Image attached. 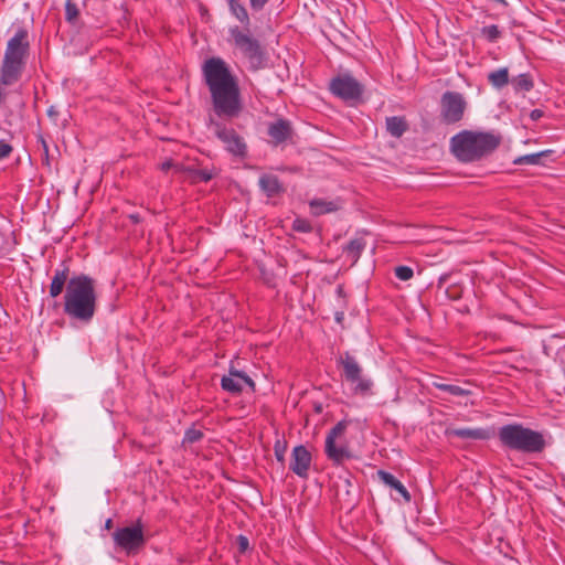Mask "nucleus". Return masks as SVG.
<instances>
[{"instance_id":"1","label":"nucleus","mask_w":565,"mask_h":565,"mask_svg":"<svg viewBox=\"0 0 565 565\" xmlns=\"http://www.w3.org/2000/svg\"><path fill=\"white\" fill-rule=\"evenodd\" d=\"M202 74L211 94L214 114L224 120L237 118L243 110L236 77L221 57H210L202 65Z\"/></svg>"},{"instance_id":"2","label":"nucleus","mask_w":565,"mask_h":565,"mask_svg":"<svg viewBox=\"0 0 565 565\" xmlns=\"http://www.w3.org/2000/svg\"><path fill=\"white\" fill-rule=\"evenodd\" d=\"M97 308L95 280L85 274L71 277L64 295V313L76 322H92Z\"/></svg>"},{"instance_id":"3","label":"nucleus","mask_w":565,"mask_h":565,"mask_svg":"<svg viewBox=\"0 0 565 565\" xmlns=\"http://www.w3.org/2000/svg\"><path fill=\"white\" fill-rule=\"evenodd\" d=\"M501 138L492 132L463 130L450 140L454 156L461 162H473L493 152Z\"/></svg>"},{"instance_id":"4","label":"nucleus","mask_w":565,"mask_h":565,"mask_svg":"<svg viewBox=\"0 0 565 565\" xmlns=\"http://www.w3.org/2000/svg\"><path fill=\"white\" fill-rule=\"evenodd\" d=\"M498 437L503 448L525 455L540 454L546 447L545 437L541 431L518 423L501 426Z\"/></svg>"},{"instance_id":"5","label":"nucleus","mask_w":565,"mask_h":565,"mask_svg":"<svg viewBox=\"0 0 565 565\" xmlns=\"http://www.w3.org/2000/svg\"><path fill=\"white\" fill-rule=\"evenodd\" d=\"M29 33L25 29L20 28L7 44L1 66L2 84L12 85L20 78L29 56Z\"/></svg>"},{"instance_id":"6","label":"nucleus","mask_w":565,"mask_h":565,"mask_svg":"<svg viewBox=\"0 0 565 565\" xmlns=\"http://www.w3.org/2000/svg\"><path fill=\"white\" fill-rule=\"evenodd\" d=\"M231 38L235 46L248 60L253 71L264 68L267 63L266 53L258 40L253 38L249 31L241 30L238 26L230 29Z\"/></svg>"},{"instance_id":"7","label":"nucleus","mask_w":565,"mask_h":565,"mask_svg":"<svg viewBox=\"0 0 565 565\" xmlns=\"http://www.w3.org/2000/svg\"><path fill=\"white\" fill-rule=\"evenodd\" d=\"M337 364L342 367V376L352 385L354 394L362 396L371 394L373 381L363 374L362 366L351 353L340 354Z\"/></svg>"},{"instance_id":"8","label":"nucleus","mask_w":565,"mask_h":565,"mask_svg":"<svg viewBox=\"0 0 565 565\" xmlns=\"http://www.w3.org/2000/svg\"><path fill=\"white\" fill-rule=\"evenodd\" d=\"M113 539L115 544L128 555L138 553L147 541L140 519L129 526L118 527L113 533Z\"/></svg>"},{"instance_id":"9","label":"nucleus","mask_w":565,"mask_h":565,"mask_svg":"<svg viewBox=\"0 0 565 565\" xmlns=\"http://www.w3.org/2000/svg\"><path fill=\"white\" fill-rule=\"evenodd\" d=\"M330 92L344 102H358L362 98L364 87L351 74L344 73L333 77L329 84Z\"/></svg>"},{"instance_id":"10","label":"nucleus","mask_w":565,"mask_h":565,"mask_svg":"<svg viewBox=\"0 0 565 565\" xmlns=\"http://www.w3.org/2000/svg\"><path fill=\"white\" fill-rule=\"evenodd\" d=\"M210 126L230 153L239 158L247 156L246 142L233 128H228L223 122L213 119H211Z\"/></svg>"},{"instance_id":"11","label":"nucleus","mask_w":565,"mask_h":565,"mask_svg":"<svg viewBox=\"0 0 565 565\" xmlns=\"http://www.w3.org/2000/svg\"><path fill=\"white\" fill-rule=\"evenodd\" d=\"M467 103L458 92L447 90L440 100V115L446 124H456L463 117Z\"/></svg>"},{"instance_id":"12","label":"nucleus","mask_w":565,"mask_h":565,"mask_svg":"<svg viewBox=\"0 0 565 565\" xmlns=\"http://www.w3.org/2000/svg\"><path fill=\"white\" fill-rule=\"evenodd\" d=\"M244 385L255 391V382L245 372L233 367L230 369L228 375H224L221 380V387L232 394H239Z\"/></svg>"},{"instance_id":"13","label":"nucleus","mask_w":565,"mask_h":565,"mask_svg":"<svg viewBox=\"0 0 565 565\" xmlns=\"http://www.w3.org/2000/svg\"><path fill=\"white\" fill-rule=\"evenodd\" d=\"M267 132L270 137L269 143L275 147L292 140L294 137V128L291 122L285 118H279L273 122H269Z\"/></svg>"},{"instance_id":"14","label":"nucleus","mask_w":565,"mask_h":565,"mask_svg":"<svg viewBox=\"0 0 565 565\" xmlns=\"http://www.w3.org/2000/svg\"><path fill=\"white\" fill-rule=\"evenodd\" d=\"M310 465V451L303 445L296 446L291 452L290 470L300 478H307Z\"/></svg>"},{"instance_id":"15","label":"nucleus","mask_w":565,"mask_h":565,"mask_svg":"<svg viewBox=\"0 0 565 565\" xmlns=\"http://www.w3.org/2000/svg\"><path fill=\"white\" fill-rule=\"evenodd\" d=\"M70 279V266L66 260H63L60 267L54 270V275L49 287L50 296L52 298L58 297L63 292L64 288L66 289Z\"/></svg>"},{"instance_id":"16","label":"nucleus","mask_w":565,"mask_h":565,"mask_svg":"<svg viewBox=\"0 0 565 565\" xmlns=\"http://www.w3.org/2000/svg\"><path fill=\"white\" fill-rule=\"evenodd\" d=\"M324 451L327 457L335 465H341L345 460L353 458L347 445H337L331 438H326Z\"/></svg>"},{"instance_id":"17","label":"nucleus","mask_w":565,"mask_h":565,"mask_svg":"<svg viewBox=\"0 0 565 565\" xmlns=\"http://www.w3.org/2000/svg\"><path fill=\"white\" fill-rule=\"evenodd\" d=\"M342 205L343 201L339 198L335 200L312 199L309 202L311 214L316 216L335 212L340 210Z\"/></svg>"},{"instance_id":"18","label":"nucleus","mask_w":565,"mask_h":565,"mask_svg":"<svg viewBox=\"0 0 565 565\" xmlns=\"http://www.w3.org/2000/svg\"><path fill=\"white\" fill-rule=\"evenodd\" d=\"M449 435L461 439L488 440L493 436V431L489 428H455Z\"/></svg>"},{"instance_id":"19","label":"nucleus","mask_w":565,"mask_h":565,"mask_svg":"<svg viewBox=\"0 0 565 565\" xmlns=\"http://www.w3.org/2000/svg\"><path fill=\"white\" fill-rule=\"evenodd\" d=\"M230 13L242 24L245 31H249L250 17L242 0H227Z\"/></svg>"},{"instance_id":"20","label":"nucleus","mask_w":565,"mask_h":565,"mask_svg":"<svg viewBox=\"0 0 565 565\" xmlns=\"http://www.w3.org/2000/svg\"><path fill=\"white\" fill-rule=\"evenodd\" d=\"M377 476L385 486L390 487L391 489H394L405 500V502L411 501V493L408 492V490L392 473L384 470H379Z\"/></svg>"},{"instance_id":"21","label":"nucleus","mask_w":565,"mask_h":565,"mask_svg":"<svg viewBox=\"0 0 565 565\" xmlns=\"http://www.w3.org/2000/svg\"><path fill=\"white\" fill-rule=\"evenodd\" d=\"M258 184L268 198H273L284 190L278 177L274 174H263Z\"/></svg>"},{"instance_id":"22","label":"nucleus","mask_w":565,"mask_h":565,"mask_svg":"<svg viewBox=\"0 0 565 565\" xmlns=\"http://www.w3.org/2000/svg\"><path fill=\"white\" fill-rule=\"evenodd\" d=\"M184 172H185L188 179L193 183L209 182L217 174V170L214 167L212 169H207V168L199 169V168L189 166L184 169Z\"/></svg>"},{"instance_id":"23","label":"nucleus","mask_w":565,"mask_h":565,"mask_svg":"<svg viewBox=\"0 0 565 565\" xmlns=\"http://www.w3.org/2000/svg\"><path fill=\"white\" fill-rule=\"evenodd\" d=\"M407 122L404 117L392 116L386 118V130L392 137L399 138L407 130Z\"/></svg>"},{"instance_id":"24","label":"nucleus","mask_w":565,"mask_h":565,"mask_svg":"<svg viewBox=\"0 0 565 565\" xmlns=\"http://www.w3.org/2000/svg\"><path fill=\"white\" fill-rule=\"evenodd\" d=\"M488 82L495 89H502L510 83L509 70L507 67H501L494 70L488 74Z\"/></svg>"},{"instance_id":"25","label":"nucleus","mask_w":565,"mask_h":565,"mask_svg":"<svg viewBox=\"0 0 565 565\" xmlns=\"http://www.w3.org/2000/svg\"><path fill=\"white\" fill-rule=\"evenodd\" d=\"M552 153V150H543L535 153H529L524 156H520L513 160V163L516 166L530 164V166H541L543 164L542 159L548 157Z\"/></svg>"},{"instance_id":"26","label":"nucleus","mask_w":565,"mask_h":565,"mask_svg":"<svg viewBox=\"0 0 565 565\" xmlns=\"http://www.w3.org/2000/svg\"><path fill=\"white\" fill-rule=\"evenodd\" d=\"M365 248V241L363 238H354L349 242V244L344 247V252L347 256L351 258L352 264H355L362 252Z\"/></svg>"},{"instance_id":"27","label":"nucleus","mask_w":565,"mask_h":565,"mask_svg":"<svg viewBox=\"0 0 565 565\" xmlns=\"http://www.w3.org/2000/svg\"><path fill=\"white\" fill-rule=\"evenodd\" d=\"M515 92H530L533 88V81L530 74L523 73L510 81Z\"/></svg>"},{"instance_id":"28","label":"nucleus","mask_w":565,"mask_h":565,"mask_svg":"<svg viewBox=\"0 0 565 565\" xmlns=\"http://www.w3.org/2000/svg\"><path fill=\"white\" fill-rule=\"evenodd\" d=\"M433 386L440 390V391H444V392H447L454 396H467V395H470L471 394V391L469 390H466L461 386H458V385H452V384H446V383H443V382H433Z\"/></svg>"},{"instance_id":"29","label":"nucleus","mask_w":565,"mask_h":565,"mask_svg":"<svg viewBox=\"0 0 565 565\" xmlns=\"http://www.w3.org/2000/svg\"><path fill=\"white\" fill-rule=\"evenodd\" d=\"M481 33L490 42H495L501 36V31L494 24L483 26Z\"/></svg>"},{"instance_id":"30","label":"nucleus","mask_w":565,"mask_h":565,"mask_svg":"<svg viewBox=\"0 0 565 565\" xmlns=\"http://www.w3.org/2000/svg\"><path fill=\"white\" fill-rule=\"evenodd\" d=\"M203 438V433L195 428H189L186 429L184 437H183V444H194L200 441Z\"/></svg>"},{"instance_id":"31","label":"nucleus","mask_w":565,"mask_h":565,"mask_svg":"<svg viewBox=\"0 0 565 565\" xmlns=\"http://www.w3.org/2000/svg\"><path fill=\"white\" fill-rule=\"evenodd\" d=\"M347 427L348 424L345 420L339 422L334 427L330 429V431L327 435V438H331L333 441H335L337 438L344 434Z\"/></svg>"},{"instance_id":"32","label":"nucleus","mask_w":565,"mask_h":565,"mask_svg":"<svg viewBox=\"0 0 565 565\" xmlns=\"http://www.w3.org/2000/svg\"><path fill=\"white\" fill-rule=\"evenodd\" d=\"M413 275L414 271L408 266H397L395 268V276L403 281L409 280L413 277Z\"/></svg>"},{"instance_id":"33","label":"nucleus","mask_w":565,"mask_h":565,"mask_svg":"<svg viewBox=\"0 0 565 565\" xmlns=\"http://www.w3.org/2000/svg\"><path fill=\"white\" fill-rule=\"evenodd\" d=\"M292 227L295 231L300 233H309L312 230L311 224L302 218L295 220Z\"/></svg>"},{"instance_id":"34","label":"nucleus","mask_w":565,"mask_h":565,"mask_svg":"<svg viewBox=\"0 0 565 565\" xmlns=\"http://www.w3.org/2000/svg\"><path fill=\"white\" fill-rule=\"evenodd\" d=\"M65 14L66 19L68 21H73L78 15V9L75 3H73L71 0H67L65 4Z\"/></svg>"},{"instance_id":"35","label":"nucleus","mask_w":565,"mask_h":565,"mask_svg":"<svg viewBox=\"0 0 565 565\" xmlns=\"http://www.w3.org/2000/svg\"><path fill=\"white\" fill-rule=\"evenodd\" d=\"M275 456H276V459L279 461V462H284L285 460V452H286V449H287V446L286 444H282L280 441H277L275 444Z\"/></svg>"},{"instance_id":"36","label":"nucleus","mask_w":565,"mask_h":565,"mask_svg":"<svg viewBox=\"0 0 565 565\" xmlns=\"http://www.w3.org/2000/svg\"><path fill=\"white\" fill-rule=\"evenodd\" d=\"M269 1L270 0H248V3L252 11L259 12L269 3Z\"/></svg>"},{"instance_id":"37","label":"nucleus","mask_w":565,"mask_h":565,"mask_svg":"<svg viewBox=\"0 0 565 565\" xmlns=\"http://www.w3.org/2000/svg\"><path fill=\"white\" fill-rule=\"evenodd\" d=\"M236 542L239 553H245L249 548V541L245 535H238Z\"/></svg>"},{"instance_id":"38","label":"nucleus","mask_w":565,"mask_h":565,"mask_svg":"<svg viewBox=\"0 0 565 565\" xmlns=\"http://www.w3.org/2000/svg\"><path fill=\"white\" fill-rule=\"evenodd\" d=\"M12 152V147L4 140H0V160L9 157Z\"/></svg>"},{"instance_id":"39","label":"nucleus","mask_w":565,"mask_h":565,"mask_svg":"<svg viewBox=\"0 0 565 565\" xmlns=\"http://www.w3.org/2000/svg\"><path fill=\"white\" fill-rule=\"evenodd\" d=\"M543 116H544V113H543V110H541V109H533V110L530 113V118H531V120H533V121H537V120H539V119H541Z\"/></svg>"},{"instance_id":"40","label":"nucleus","mask_w":565,"mask_h":565,"mask_svg":"<svg viewBox=\"0 0 565 565\" xmlns=\"http://www.w3.org/2000/svg\"><path fill=\"white\" fill-rule=\"evenodd\" d=\"M47 116L50 118H52L53 120H56L57 116H58V110L54 107V106H51L49 109H47Z\"/></svg>"},{"instance_id":"41","label":"nucleus","mask_w":565,"mask_h":565,"mask_svg":"<svg viewBox=\"0 0 565 565\" xmlns=\"http://www.w3.org/2000/svg\"><path fill=\"white\" fill-rule=\"evenodd\" d=\"M344 486H345V493H347L348 495H350V493H351V488H352V482H351V480L347 478V479L344 480Z\"/></svg>"},{"instance_id":"42","label":"nucleus","mask_w":565,"mask_h":565,"mask_svg":"<svg viewBox=\"0 0 565 565\" xmlns=\"http://www.w3.org/2000/svg\"><path fill=\"white\" fill-rule=\"evenodd\" d=\"M170 167H172V162L167 161V162L162 163V167H161V168H162V170H164V171H166V170H168Z\"/></svg>"},{"instance_id":"43","label":"nucleus","mask_w":565,"mask_h":565,"mask_svg":"<svg viewBox=\"0 0 565 565\" xmlns=\"http://www.w3.org/2000/svg\"><path fill=\"white\" fill-rule=\"evenodd\" d=\"M111 526H113V521H111V519H108V520L106 521V523H105V527H106L107 530H109V529H111Z\"/></svg>"},{"instance_id":"44","label":"nucleus","mask_w":565,"mask_h":565,"mask_svg":"<svg viewBox=\"0 0 565 565\" xmlns=\"http://www.w3.org/2000/svg\"><path fill=\"white\" fill-rule=\"evenodd\" d=\"M342 317H343V313H342V312H338V313L335 315V319H337V321H338V322H339V321H341Z\"/></svg>"},{"instance_id":"45","label":"nucleus","mask_w":565,"mask_h":565,"mask_svg":"<svg viewBox=\"0 0 565 565\" xmlns=\"http://www.w3.org/2000/svg\"><path fill=\"white\" fill-rule=\"evenodd\" d=\"M40 139H41V142L43 145V148H44L45 152H47V146H46L45 140L42 137Z\"/></svg>"},{"instance_id":"46","label":"nucleus","mask_w":565,"mask_h":565,"mask_svg":"<svg viewBox=\"0 0 565 565\" xmlns=\"http://www.w3.org/2000/svg\"><path fill=\"white\" fill-rule=\"evenodd\" d=\"M337 292H338L339 296H341L342 292H343V288L341 286H338Z\"/></svg>"}]
</instances>
